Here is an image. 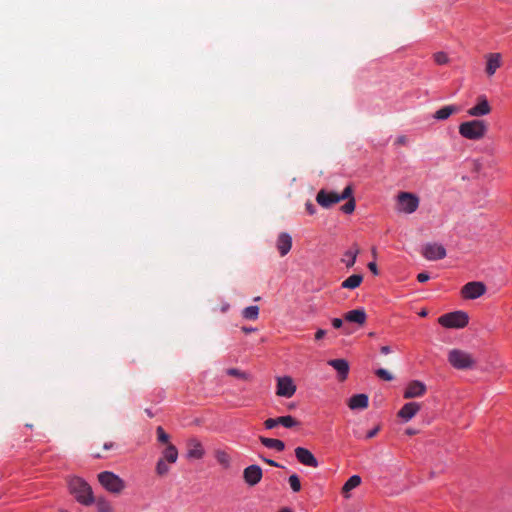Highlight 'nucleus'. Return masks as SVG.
I'll return each instance as SVG.
<instances>
[{"instance_id": "nucleus-4", "label": "nucleus", "mask_w": 512, "mask_h": 512, "mask_svg": "<svg viewBox=\"0 0 512 512\" xmlns=\"http://www.w3.org/2000/svg\"><path fill=\"white\" fill-rule=\"evenodd\" d=\"M353 193V188L351 185H348L344 188L341 194L336 192H326L325 190H320L316 196V201L319 205L324 208H329L331 205L338 203L342 200H346V198H350Z\"/></svg>"}, {"instance_id": "nucleus-2", "label": "nucleus", "mask_w": 512, "mask_h": 512, "mask_svg": "<svg viewBox=\"0 0 512 512\" xmlns=\"http://www.w3.org/2000/svg\"><path fill=\"white\" fill-rule=\"evenodd\" d=\"M458 129L463 138L477 141L485 137L488 125L484 120L474 119L462 122Z\"/></svg>"}, {"instance_id": "nucleus-49", "label": "nucleus", "mask_w": 512, "mask_h": 512, "mask_svg": "<svg viewBox=\"0 0 512 512\" xmlns=\"http://www.w3.org/2000/svg\"><path fill=\"white\" fill-rule=\"evenodd\" d=\"M262 460L267 463L268 465L270 466H274V467H282L279 463L275 462L274 460H271V459H267V458H264V457H261Z\"/></svg>"}, {"instance_id": "nucleus-31", "label": "nucleus", "mask_w": 512, "mask_h": 512, "mask_svg": "<svg viewBox=\"0 0 512 512\" xmlns=\"http://www.w3.org/2000/svg\"><path fill=\"white\" fill-rule=\"evenodd\" d=\"M215 457L219 464H221L224 468H228L230 466V456L225 451H216Z\"/></svg>"}, {"instance_id": "nucleus-32", "label": "nucleus", "mask_w": 512, "mask_h": 512, "mask_svg": "<svg viewBox=\"0 0 512 512\" xmlns=\"http://www.w3.org/2000/svg\"><path fill=\"white\" fill-rule=\"evenodd\" d=\"M288 482L293 492H299L301 490V482L297 474L290 475Z\"/></svg>"}, {"instance_id": "nucleus-1", "label": "nucleus", "mask_w": 512, "mask_h": 512, "mask_svg": "<svg viewBox=\"0 0 512 512\" xmlns=\"http://www.w3.org/2000/svg\"><path fill=\"white\" fill-rule=\"evenodd\" d=\"M70 492L75 496L76 500L85 505L90 506L94 503L92 488L82 478L73 477L69 480Z\"/></svg>"}, {"instance_id": "nucleus-30", "label": "nucleus", "mask_w": 512, "mask_h": 512, "mask_svg": "<svg viewBox=\"0 0 512 512\" xmlns=\"http://www.w3.org/2000/svg\"><path fill=\"white\" fill-rule=\"evenodd\" d=\"M242 316L248 320H256L259 316V307L258 306H249L243 309Z\"/></svg>"}, {"instance_id": "nucleus-53", "label": "nucleus", "mask_w": 512, "mask_h": 512, "mask_svg": "<svg viewBox=\"0 0 512 512\" xmlns=\"http://www.w3.org/2000/svg\"><path fill=\"white\" fill-rule=\"evenodd\" d=\"M113 446H114V444H113L112 442H108V443H105V444H104L103 448H104L105 450H109V449H112V448H113Z\"/></svg>"}, {"instance_id": "nucleus-17", "label": "nucleus", "mask_w": 512, "mask_h": 512, "mask_svg": "<svg viewBox=\"0 0 512 512\" xmlns=\"http://www.w3.org/2000/svg\"><path fill=\"white\" fill-rule=\"evenodd\" d=\"M204 455V449L199 440L191 438L187 442V456L189 458L201 459Z\"/></svg>"}, {"instance_id": "nucleus-16", "label": "nucleus", "mask_w": 512, "mask_h": 512, "mask_svg": "<svg viewBox=\"0 0 512 512\" xmlns=\"http://www.w3.org/2000/svg\"><path fill=\"white\" fill-rule=\"evenodd\" d=\"M344 320L363 326L366 323L367 315L364 309H354L344 314Z\"/></svg>"}, {"instance_id": "nucleus-45", "label": "nucleus", "mask_w": 512, "mask_h": 512, "mask_svg": "<svg viewBox=\"0 0 512 512\" xmlns=\"http://www.w3.org/2000/svg\"><path fill=\"white\" fill-rule=\"evenodd\" d=\"M332 325L335 329H340L343 326V320L340 318H334L332 320Z\"/></svg>"}, {"instance_id": "nucleus-36", "label": "nucleus", "mask_w": 512, "mask_h": 512, "mask_svg": "<svg viewBox=\"0 0 512 512\" xmlns=\"http://www.w3.org/2000/svg\"><path fill=\"white\" fill-rule=\"evenodd\" d=\"M227 374L230 375V376H234V377H238V378H241V379H244V380H249L250 377L247 373L237 369V368H229L227 370Z\"/></svg>"}, {"instance_id": "nucleus-47", "label": "nucleus", "mask_w": 512, "mask_h": 512, "mask_svg": "<svg viewBox=\"0 0 512 512\" xmlns=\"http://www.w3.org/2000/svg\"><path fill=\"white\" fill-rule=\"evenodd\" d=\"M326 333H327L326 330H323V329L317 330V332L315 333V339L320 340V339L324 338Z\"/></svg>"}, {"instance_id": "nucleus-34", "label": "nucleus", "mask_w": 512, "mask_h": 512, "mask_svg": "<svg viewBox=\"0 0 512 512\" xmlns=\"http://www.w3.org/2000/svg\"><path fill=\"white\" fill-rule=\"evenodd\" d=\"M348 201L341 207V211L350 214L355 210V199L350 196V198H347Z\"/></svg>"}, {"instance_id": "nucleus-50", "label": "nucleus", "mask_w": 512, "mask_h": 512, "mask_svg": "<svg viewBox=\"0 0 512 512\" xmlns=\"http://www.w3.org/2000/svg\"><path fill=\"white\" fill-rule=\"evenodd\" d=\"M405 435L407 436H413L416 434V430L413 429V428H407L405 431H404Z\"/></svg>"}, {"instance_id": "nucleus-35", "label": "nucleus", "mask_w": 512, "mask_h": 512, "mask_svg": "<svg viewBox=\"0 0 512 512\" xmlns=\"http://www.w3.org/2000/svg\"><path fill=\"white\" fill-rule=\"evenodd\" d=\"M433 58L438 65L447 64L449 61L448 55L445 52H436L433 54Z\"/></svg>"}, {"instance_id": "nucleus-54", "label": "nucleus", "mask_w": 512, "mask_h": 512, "mask_svg": "<svg viewBox=\"0 0 512 512\" xmlns=\"http://www.w3.org/2000/svg\"><path fill=\"white\" fill-rule=\"evenodd\" d=\"M242 330L244 333H251V332L255 331L254 328H248V327H243Z\"/></svg>"}, {"instance_id": "nucleus-42", "label": "nucleus", "mask_w": 512, "mask_h": 512, "mask_svg": "<svg viewBox=\"0 0 512 512\" xmlns=\"http://www.w3.org/2000/svg\"><path fill=\"white\" fill-rule=\"evenodd\" d=\"M430 279V276L427 272L418 273V282L424 283Z\"/></svg>"}, {"instance_id": "nucleus-8", "label": "nucleus", "mask_w": 512, "mask_h": 512, "mask_svg": "<svg viewBox=\"0 0 512 512\" xmlns=\"http://www.w3.org/2000/svg\"><path fill=\"white\" fill-rule=\"evenodd\" d=\"M276 395L279 397L290 398L296 392V385L290 376L277 377Z\"/></svg>"}, {"instance_id": "nucleus-39", "label": "nucleus", "mask_w": 512, "mask_h": 512, "mask_svg": "<svg viewBox=\"0 0 512 512\" xmlns=\"http://www.w3.org/2000/svg\"><path fill=\"white\" fill-rule=\"evenodd\" d=\"M158 441L161 443H168L169 435L164 431L161 426H158L156 429Z\"/></svg>"}, {"instance_id": "nucleus-15", "label": "nucleus", "mask_w": 512, "mask_h": 512, "mask_svg": "<svg viewBox=\"0 0 512 512\" xmlns=\"http://www.w3.org/2000/svg\"><path fill=\"white\" fill-rule=\"evenodd\" d=\"M436 407L437 403L435 399H431L427 401V403L423 402L422 404H418L417 410L418 412H422L424 421L429 423L437 414Z\"/></svg>"}, {"instance_id": "nucleus-12", "label": "nucleus", "mask_w": 512, "mask_h": 512, "mask_svg": "<svg viewBox=\"0 0 512 512\" xmlns=\"http://www.w3.org/2000/svg\"><path fill=\"white\" fill-rule=\"evenodd\" d=\"M263 476V472L260 466L258 465H250L246 467L243 471V478L246 484L249 486L257 485Z\"/></svg>"}, {"instance_id": "nucleus-22", "label": "nucleus", "mask_w": 512, "mask_h": 512, "mask_svg": "<svg viewBox=\"0 0 512 512\" xmlns=\"http://www.w3.org/2000/svg\"><path fill=\"white\" fill-rule=\"evenodd\" d=\"M360 250L356 244H354L349 250H347L344 253L343 258L341 259V262L346 265L347 268H351L354 266L356 262L357 255L359 254Z\"/></svg>"}, {"instance_id": "nucleus-52", "label": "nucleus", "mask_w": 512, "mask_h": 512, "mask_svg": "<svg viewBox=\"0 0 512 512\" xmlns=\"http://www.w3.org/2000/svg\"><path fill=\"white\" fill-rule=\"evenodd\" d=\"M427 314H428V311H427V309H425V308L421 309V310L418 312V316H420V317H426V316H427Z\"/></svg>"}, {"instance_id": "nucleus-48", "label": "nucleus", "mask_w": 512, "mask_h": 512, "mask_svg": "<svg viewBox=\"0 0 512 512\" xmlns=\"http://www.w3.org/2000/svg\"><path fill=\"white\" fill-rule=\"evenodd\" d=\"M368 268L369 270L374 274V275H377L378 274V268H377V265L375 262H370L368 264Z\"/></svg>"}, {"instance_id": "nucleus-20", "label": "nucleus", "mask_w": 512, "mask_h": 512, "mask_svg": "<svg viewBox=\"0 0 512 512\" xmlns=\"http://www.w3.org/2000/svg\"><path fill=\"white\" fill-rule=\"evenodd\" d=\"M328 365L332 366L339 374L340 380H345L349 372V364L344 359H333L328 361Z\"/></svg>"}, {"instance_id": "nucleus-26", "label": "nucleus", "mask_w": 512, "mask_h": 512, "mask_svg": "<svg viewBox=\"0 0 512 512\" xmlns=\"http://www.w3.org/2000/svg\"><path fill=\"white\" fill-rule=\"evenodd\" d=\"M362 281H363L362 275L353 274L342 282L341 287L346 288V289H355L358 286H360Z\"/></svg>"}, {"instance_id": "nucleus-7", "label": "nucleus", "mask_w": 512, "mask_h": 512, "mask_svg": "<svg viewBox=\"0 0 512 512\" xmlns=\"http://www.w3.org/2000/svg\"><path fill=\"white\" fill-rule=\"evenodd\" d=\"M486 285L480 281H471L461 288L463 299L473 300L483 296L486 293Z\"/></svg>"}, {"instance_id": "nucleus-46", "label": "nucleus", "mask_w": 512, "mask_h": 512, "mask_svg": "<svg viewBox=\"0 0 512 512\" xmlns=\"http://www.w3.org/2000/svg\"><path fill=\"white\" fill-rule=\"evenodd\" d=\"M379 430H380V427H379V426H377V427H375L374 429L370 430V431L367 433L366 438H367V439H371V438L375 437V436L377 435V433L379 432Z\"/></svg>"}, {"instance_id": "nucleus-55", "label": "nucleus", "mask_w": 512, "mask_h": 512, "mask_svg": "<svg viewBox=\"0 0 512 512\" xmlns=\"http://www.w3.org/2000/svg\"><path fill=\"white\" fill-rule=\"evenodd\" d=\"M405 141H406V138H405L404 136L399 137V138L397 139V143H399V144H404V143H405Z\"/></svg>"}, {"instance_id": "nucleus-57", "label": "nucleus", "mask_w": 512, "mask_h": 512, "mask_svg": "<svg viewBox=\"0 0 512 512\" xmlns=\"http://www.w3.org/2000/svg\"><path fill=\"white\" fill-rule=\"evenodd\" d=\"M92 455H93L95 458H100V457H101L100 453H98V452L92 453Z\"/></svg>"}, {"instance_id": "nucleus-40", "label": "nucleus", "mask_w": 512, "mask_h": 512, "mask_svg": "<svg viewBox=\"0 0 512 512\" xmlns=\"http://www.w3.org/2000/svg\"><path fill=\"white\" fill-rule=\"evenodd\" d=\"M264 426L266 429H273L278 426L277 418H269L265 420Z\"/></svg>"}, {"instance_id": "nucleus-25", "label": "nucleus", "mask_w": 512, "mask_h": 512, "mask_svg": "<svg viewBox=\"0 0 512 512\" xmlns=\"http://www.w3.org/2000/svg\"><path fill=\"white\" fill-rule=\"evenodd\" d=\"M259 440L267 448L275 449L277 451H283L285 449V444L282 440L267 438L263 436H260Z\"/></svg>"}, {"instance_id": "nucleus-27", "label": "nucleus", "mask_w": 512, "mask_h": 512, "mask_svg": "<svg viewBox=\"0 0 512 512\" xmlns=\"http://www.w3.org/2000/svg\"><path fill=\"white\" fill-rule=\"evenodd\" d=\"M178 458V451L176 447L172 444H168L167 447L163 451V457L161 459H164V461L169 463L176 462Z\"/></svg>"}, {"instance_id": "nucleus-37", "label": "nucleus", "mask_w": 512, "mask_h": 512, "mask_svg": "<svg viewBox=\"0 0 512 512\" xmlns=\"http://www.w3.org/2000/svg\"><path fill=\"white\" fill-rule=\"evenodd\" d=\"M375 374L384 381H391L394 378L391 372L383 368L377 369Z\"/></svg>"}, {"instance_id": "nucleus-5", "label": "nucleus", "mask_w": 512, "mask_h": 512, "mask_svg": "<svg viewBox=\"0 0 512 512\" xmlns=\"http://www.w3.org/2000/svg\"><path fill=\"white\" fill-rule=\"evenodd\" d=\"M448 362L458 370L472 369L476 365V361L471 354L459 349H453L449 352Z\"/></svg>"}, {"instance_id": "nucleus-11", "label": "nucleus", "mask_w": 512, "mask_h": 512, "mask_svg": "<svg viewBox=\"0 0 512 512\" xmlns=\"http://www.w3.org/2000/svg\"><path fill=\"white\" fill-rule=\"evenodd\" d=\"M477 103L468 109L467 114L471 117H481L491 113L492 107L485 95H479Z\"/></svg>"}, {"instance_id": "nucleus-13", "label": "nucleus", "mask_w": 512, "mask_h": 512, "mask_svg": "<svg viewBox=\"0 0 512 512\" xmlns=\"http://www.w3.org/2000/svg\"><path fill=\"white\" fill-rule=\"evenodd\" d=\"M295 457L305 466L316 468L319 465L315 456L307 448L297 447L295 449Z\"/></svg>"}, {"instance_id": "nucleus-41", "label": "nucleus", "mask_w": 512, "mask_h": 512, "mask_svg": "<svg viewBox=\"0 0 512 512\" xmlns=\"http://www.w3.org/2000/svg\"><path fill=\"white\" fill-rule=\"evenodd\" d=\"M482 169V164L479 160H473L472 162V170L476 173H479Z\"/></svg>"}, {"instance_id": "nucleus-44", "label": "nucleus", "mask_w": 512, "mask_h": 512, "mask_svg": "<svg viewBox=\"0 0 512 512\" xmlns=\"http://www.w3.org/2000/svg\"><path fill=\"white\" fill-rule=\"evenodd\" d=\"M417 389H418V397L422 396L425 392H426V386L424 385V383L418 381V384H417Z\"/></svg>"}, {"instance_id": "nucleus-28", "label": "nucleus", "mask_w": 512, "mask_h": 512, "mask_svg": "<svg viewBox=\"0 0 512 512\" xmlns=\"http://www.w3.org/2000/svg\"><path fill=\"white\" fill-rule=\"evenodd\" d=\"M94 503L96 504L98 512H113L111 503L103 497H99L96 500L94 499Z\"/></svg>"}, {"instance_id": "nucleus-43", "label": "nucleus", "mask_w": 512, "mask_h": 512, "mask_svg": "<svg viewBox=\"0 0 512 512\" xmlns=\"http://www.w3.org/2000/svg\"><path fill=\"white\" fill-rule=\"evenodd\" d=\"M306 210L310 215H314L316 213V207L311 202H307L305 204Z\"/></svg>"}, {"instance_id": "nucleus-3", "label": "nucleus", "mask_w": 512, "mask_h": 512, "mask_svg": "<svg viewBox=\"0 0 512 512\" xmlns=\"http://www.w3.org/2000/svg\"><path fill=\"white\" fill-rule=\"evenodd\" d=\"M99 483L110 493L119 495L126 488L125 481L110 471H103L98 474Z\"/></svg>"}, {"instance_id": "nucleus-18", "label": "nucleus", "mask_w": 512, "mask_h": 512, "mask_svg": "<svg viewBox=\"0 0 512 512\" xmlns=\"http://www.w3.org/2000/svg\"><path fill=\"white\" fill-rule=\"evenodd\" d=\"M416 415V403H406L397 413V417L401 423H407Z\"/></svg>"}, {"instance_id": "nucleus-23", "label": "nucleus", "mask_w": 512, "mask_h": 512, "mask_svg": "<svg viewBox=\"0 0 512 512\" xmlns=\"http://www.w3.org/2000/svg\"><path fill=\"white\" fill-rule=\"evenodd\" d=\"M459 111V107L455 105H447L443 106L439 110L435 112L433 117L437 120H446L448 119L452 114L457 113Z\"/></svg>"}, {"instance_id": "nucleus-21", "label": "nucleus", "mask_w": 512, "mask_h": 512, "mask_svg": "<svg viewBox=\"0 0 512 512\" xmlns=\"http://www.w3.org/2000/svg\"><path fill=\"white\" fill-rule=\"evenodd\" d=\"M368 396L366 394L353 395L348 402L350 409H365L368 406Z\"/></svg>"}, {"instance_id": "nucleus-58", "label": "nucleus", "mask_w": 512, "mask_h": 512, "mask_svg": "<svg viewBox=\"0 0 512 512\" xmlns=\"http://www.w3.org/2000/svg\"><path fill=\"white\" fill-rule=\"evenodd\" d=\"M146 413L148 414L149 417H153V414L148 409L146 410Z\"/></svg>"}, {"instance_id": "nucleus-38", "label": "nucleus", "mask_w": 512, "mask_h": 512, "mask_svg": "<svg viewBox=\"0 0 512 512\" xmlns=\"http://www.w3.org/2000/svg\"><path fill=\"white\" fill-rule=\"evenodd\" d=\"M416 397V381L410 382L409 386L407 387L404 398L411 399Z\"/></svg>"}, {"instance_id": "nucleus-19", "label": "nucleus", "mask_w": 512, "mask_h": 512, "mask_svg": "<svg viewBox=\"0 0 512 512\" xmlns=\"http://www.w3.org/2000/svg\"><path fill=\"white\" fill-rule=\"evenodd\" d=\"M277 249L281 256H285L291 250L292 238L288 233L282 232L279 234L276 242Z\"/></svg>"}, {"instance_id": "nucleus-56", "label": "nucleus", "mask_w": 512, "mask_h": 512, "mask_svg": "<svg viewBox=\"0 0 512 512\" xmlns=\"http://www.w3.org/2000/svg\"><path fill=\"white\" fill-rule=\"evenodd\" d=\"M278 512H293L291 508L283 507Z\"/></svg>"}, {"instance_id": "nucleus-24", "label": "nucleus", "mask_w": 512, "mask_h": 512, "mask_svg": "<svg viewBox=\"0 0 512 512\" xmlns=\"http://www.w3.org/2000/svg\"><path fill=\"white\" fill-rule=\"evenodd\" d=\"M361 484V477L358 475L351 476L342 487V494L345 498H349V492L357 488Z\"/></svg>"}, {"instance_id": "nucleus-6", "label": "nucleus", "mask_w": 512, "mask_h": 512, "mask_svg": "<svg viewBox=\"0 0 512 512\" xmlns=\"http://www.w3.org/2000/svg\"><path fill=\"white\" fill-rule=\"evenodd\" d=\"M438 323L445 328H464L469 323V316L464 311L446 313L438 318Z\"/></svg>"}, {"instance_id": "nucleus-9", "label": "nucleus", "mask_w": 512, "mask_h": 512, "mask_svg": "<svg viewBox=\"0 0 512 512\" xmlns=\"http://www.w3.org/2000/svg\"><path fill=\"white\" fill-rule=\"evenodd\" d=\"M421 254L430 261H436L445 258L446 249L438 243H426L421 248Z\"/></svg>"}, {"instance_id": "nucleus-14", "label": "nucleus", "mask_w": 512, "mask_h": 512, "mask_svg": "<svg viewBox=\"0 0 512 512\" xmlns=\"http://www.w3.org/2000/svg\"><path fill=\"white\" fill-rule=\"evenodd\" d=\"M485 72L488 76H493L502 65V56L500 53H489L486 56Z\"/></svg>"}, {"instance_id": "nucleus-51", "label": "nucleus", "mask_w": 512, "mask_h": 512, "mask_svg": "<svg viewBox=\"0 0 512 512\" xmlns=\"http://www.w3.org/2000/svg\"><path fill=\"white\" fill-rule=\"evenodd\" d=\"M390 352H391V349H390V347H389V346H382V347H381V353H383V354H388V353H390Z\"/></svg>"}, {"instance_id": "nucleus-33", "label": "nucleus", "mask_w": 512, "mask_h": 512, "mask_svg": "<svg viewBox=\"0 0 512 512\" xmlns=\"http://www.w3.org/2000/svg\"><path fill=\"white\" fill-rule=\"evenodd\" d=\"M169 466L164 459H159L156 465V472L159 476H164L168 473Z\"/></svg>"}, {"instance_id": "nucleus-10", "label": "nucleus", "mask_w": 512, "mask_h": 512, "mask_svg": "<svg viewBox=\"0 0 512 512\" xmlns=\"http://www.w3.org/2000/svg\"><path fill=\"white\" fill-rule=\"evenodd\" d=\"M397 210L408 214L413 213L416 210V196L408 192L399 193Z\"/></svg>"}, {"instance_id": "nucleus-29", "label": "nucleus", "mask_w": 512, "mask_h": 512, "mask_svg": "<svg viewBox=\"0 0 512 512\" xmlns=\"http://www.w3.org/2000/svg\"><path fill=\"white\" fill-rule=\"evenodd\" d=\"M277 422L278 425H282L285 428H293L299 425V421L290 415L277 417Z\"/></svg>"}]
</instances>
